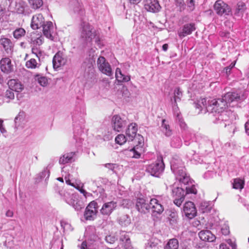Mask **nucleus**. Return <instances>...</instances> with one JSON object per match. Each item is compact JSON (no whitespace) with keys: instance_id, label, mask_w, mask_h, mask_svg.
I'll list each match as a JSON object with an SVG mask.
<instances>
[{"instance_id":"f257e3e1","label":"nucleus","mask_w":249,"mask_h":249,"mask_svg":"<svg viewBox=\"0 0 249 249\" xmlns=\"http://www.w3.org/2000/svg\"><path fill=\"white\" fill-rule=\"evenodd\" d=\"M171 187L172 188L171 196L174 198V203L178 207L181 205L186 195H196L197 192L194 184L185 185L184 188L182 186L180 187L174 184Z\"/></svg>"},{"instance_id":"f03ea898","label":"nucleus","mask_w":249,"mask_h":249,"mask_svg":"<svg viewBox=\"0 0 249 249\" xmlns=\"http://www.w3.org/2000/svg\"><path fill=\"white\" fill-rule=\"evenodd\" d=\"M210 106L212 108L215 107V104H213L212 102L208 107V111H211L213 114L214 119L213 122L218 124L221 127H225L227 125H229L231 123V117L232 115V112L230 110H225V109H220V107H218V109L210 110L209 109Z\"/></svg>"},{"instance_id":"7ed1b4c3","label":"nucleus","mask_w":249,"mask_h":249,"mask_svg":"<svg viewBox=\"0 0 249 249\" xmlns=\"http://www.w3.org/2000/svg\"><path fill=\"white\" fill-rule=\"evenodd\" d=\"M243 99V97L240 96L238 93L234 92H229L225 94L221 99H213L212 103L215 104V107L212 108L210 106L209 109L210 110L218 109L220 107V109H226L228 107V104L230 106V104L233 102H238Z\"/></svg>"},{"instance_id":"20e7f679","label":"nucleus","mask_w":249,"mask_h":249,"mask_svg":"<svg viewBox=\"0 0 249 249\" xmlns=\"http://www.w3.org/2000/svg\"><path fill=\"white\" fill-rule=\"evenodd\" d=\"M59 195L67 203L71 205L76 211H79L84 208L82 201L78 199L77 194L71 193L65 190L59 191Z\"/></svg>"},{"instance_id":"39448f33","label":"nucleus","mask_w":249,"mask_h":249,"mask_svg":"<svg viewBox=\"0 0 249 249\" xmlns=\"http://www.w3.org/2000/svg\"><path fill=\"white\" fill-rule=\"evenodd\" d=\"M171 168L174 172L176 178L180 183L184 184V186L193 184L190 180V177L187 175L185 169L183 166L178 167L174 162H172Z\"/></svg>"},{"instance_id":"423d86ee","label":"nucleus","mask_w":249,"mask_h":249,"mask_svg":"<svg viewBox=\"0 0 249 249\" xmlns=\"http://www.w3.org/2000/svg\"><path fill=\"white\" fill-rule=\"evenodd\" d=\"M164 169V164L162 159H157L153 163L148 165L146 171L152 176L159 177Z\"/></svg>"},{"instance_id":"0eeeda50","label":"nucleus","mask_w":249,"mask_h":249,"mask_svg":"<svg viewBox=\"0 0 249 249\" xmlns=\"http://www.w3.org/2000/svg\"><path fill=\"white\" fill-rule=\"evenodd\" d=\"M213 9L216 14L219 16H228L231 12V7L221 0L216 1L213 5Z\"/></svg>"},{"instance_id":"6e6552de","label":"nucleus","mask_w":249,"mask_h":249,"mask_svg":"<svg viewBox=\"0 0 249 249\" xmlns=\"http://www.w3.org/2000/svg\"><path fill=\"white\" fill-rule=\"evenodd\" d=\"M136 140L137 141L136 142L137 144L134 146V147L130 150V152L132 153V158L135 159H139L142 153L144 151V139L141 135H138Z\"/></svg>"},{"instance_id":"1a4fd4ad","label":"nucleus","mask_w":249,"mask_h":249,"mask_svg":"<svg viewBox=\"0 0 249 249\" xmlns=\"http://www.w3.org/2000/svg\"><path fill=\"white\" fill-rule=\"evenodd\" d=\"M164 211L163 206L156 198H152L150 201L149 212H151L152 217H158Z\"/></svg>"},{"instance_id":"9d476101","label":"nucleus","mask_w":249,"mask_h":249,"mask_svg":"<svg viewBox=\"0 0 249 249\" xmlns=\"http://www.w3.org/2000/svg\"><path fill=\"white\" fill-rule=\"evenodd\" d=\"M98 204L95 201H92L87 207L84 213V217L87 220H94L98 212Z\"/></svg>"},{"instance_id":"9b49d317","label":"nucleus","mask_w":249,"mask_h":249,"mask_svg":"<svg viewBox=\"0 0 249 249\" xmlns=\"http://www.w3.org/2000/svg\"><path fill=\"white\" fill-rule=\"evenodd\" d=\"M97 64L99 70L103 73L108 76H112L113 72L111 66L104 57L100 56L97 60Z\"/></svg>"},{"instance_id":"f8f14e48","label":"nucleus","mask_w":249,"mask_h":249,"mask_svg":"<svg viewBox=\"0 0 249 249\" xmlns=\"http://www.w3.org/2000/svg\"><path fill=\"white\" fill-rule=\"evenodd\" d=\"M81 26V37L87 42H91L93 37L95 36L94 33L92 31L91 27L86 23H83Z\"/></svg>"},{"instance_id":"ddd939ff","label":"nucleus","mask_w":249,"mask_h":249,"mask_svg":"<svg viewBox=\"0 0 249 249\" xmlns=\"http://www.w3.org/2000/svg\"><path fill=\"white\" fill-rule=\"evenodd\" d=\"M183 212L189 219H192L196 215V209L195 204L191 201L186 202L183 208Z\"/></svg>"},{"instance_id":"4468645a","label":"nucleus","mask_w":249,"mask_h":249,"mask_svg":"<svg viewBox=\"0 0 249 249\" xmlns=\"http://www.w3.org/2000/svg\"><path fill=\"white\" fill-rule=\"evenodd\" d=\"M0 68L1 71L5 74H9L14 71V66L8 57H4L0 60Z\"/></svg>"},{"instance_id":"2eb2a0df","label":"nucleus","mask_w":249,"mask_h":249,"mask_svg":"<svg viewBox=\"0 0 249 249\" xmlns=\"http://www.w3.org/2000/svg\"><path fill=\"white\" fill-rule=\"evenodd\" d=\"M137 124L136 123H132L128 125L125 131V135L127 137L128 142L133 140L135 142L137 141L136 140L137 136L139 135H137Z\"/></svg>"},{"instance_id":"dca6fc26","label":"nucleus","mask_w":249,"mask_h":249,"mask_svg":"<svg viewBox=\"0 0 249 249\" xmlns=\"http://www.w3.org/2000/svg\"><path fill=\"white\" fill-rule=\"evenodd\" d=\"M144 8L147 11L152 13L158 12L161 9L158 0H145Z\"/></svg>"},{"instance_id":"f3484780","label":"nucleus","mask_w":249,"mask_h":249,"mask_svg":"<svg viewBox=\"0 0 249 249\" xmlns=\"http://www.w3.org/2000/svg\"><path fill=\"white\" fill-rule=\"evenodd\" d=\"M0 45L2 47L8 55L11 54L13 52L14 44L12 41L4 36H1L0 38Z\"/></svg>"},{"instance_id":"a211bd4d","label":"nucleus","mask_w":249,"mask_h":249,"mask_svg":"<svg viewBox=\"0 0 249 249\" xmlns=\"http://www.w3.org/2000/svg\"><path fill=\"white\" fill-rule=\"evenodd\" d=\"M150 202H148L143 198H138L137 199L136 207L137 210L141 213H149Z\"/></svg>"},{"instance_id":"6ab92c4d","label":"nucleus","mask_w":249,"mask_h":249,"mask_svg":"<svg viewBox=\"0 0 249 249\" xmlns=\"http://www.w3.org/2000/svg\"><path fill=\"white\" fill-rule=\"evenodd\" d=\"M45 23L44 18L42 15L37 14L32 17L31 27L33 30H36L42 27Z\"/></svg>"},{"instance_id":"aec40b11","label":"nucleus","mask_w":249,"mask_h":249,"mask_svg":"<svg viewBox=\"0 0 249 249\" xmlns=\"http://www.w3.org/2000/svg\"><path fill=\"white\" fill-rule=\"evenodd\" d=\"M66 62L67 59L64 57L63 53L59 51L54 55L53 58V67L54 69L58 68L61 66L64 65Z\"/></svg>"},{"instance_id":"412c9836","label":"nucleus","mask_w":249,"mask_h":249,"mask_svg":"<svg viewBox=\"0 0 249 249\" xmlns=\"http://www.w3.org/2000/svg\"><path fill=\"white\" fill-rule=\"evenodd\" d=\"M117 202L111 201L105 203L100 210V213L103 215H109L117 207Z\"/></svg>"},{"instance_id":"4be33fe9","label":"nucleus","mask_w":249,"mask_h":249,"mask_svg":"<svg viewBox=\"0 0 249 249\" xmlns=\"http://www.w3.org/2000/svg\"><path fill=\"white\" fill-rule=\"evenodd\" d=\"M113 127L114 130L120 132L126 125L125 120H123L119 116L114 115L112 119Z\"/></svg>"},{"instance_id":"5701e85b","label":"nucleus","mask_w":249,"mask_h":249,"mask_svg":"<svg viewBox=\"0 0 249 249\" xmlns=\"http://www.w3.org/2000/svg\"><path fill=\"white\" fill-rule=\"evenodd\" d=\"M196 30L195 24L193 23L186 24L182 29L178 31V35L180 38H183L187 35H190Z\"/></svg>"},{"instance_id":"b1692460","label":"nucleus","mask_w":249,"mask_h":249,"mask_svg":"<svg viewBox=\"0 0 249 249\" xmlns=\"http://www.w3.org/2000/svg\"><path fill=\"white\" fill-rule=\"evenodd\" d=\"M119 240L121 244L124 246L125 249H132V247L131 244L129 236L124 231H120L119 233Z\"/></svg>"},{"instance_id":"393cba45","label":"nucleus","mask_w":249,"mask_h":249,"mask_svg":"<svg viewBox=\"0 0 249 249\" xmlns=\"http://www.w3.org/2000/svg\"><path fill=\"white\" fill-rule=\"evenodd\" d=\"M76 152H71L66 153L60 157L59 163L61 164H65L69 162H71L75 160Z\"/></svg>"},{"instance_id":"a878e982","label":"nucleus","mask_w":249,"mask_h":249,"mask_svg":"<svg viewBox=\"0 0 249 249\" xmlns=\"http://www.w3.org/2000/svg\"><path fill=\"white\" fill-rule=\"evenodd\" d=\"M198 235L201 240L204 241L213 242L215 239V236L209 230H202L200 231Z\"/></svg>"},{"instance_id":"bb28decb","label":"nucleus","mask_w":249,"mask_h":249,"mask_svg":"<svg viewBox=\"0 0 249 249\" xmlns=\"http://www.w3.org/2000/svg\"><path fill=\"white\" fill-rule=\"evenodd\" d=\"M43 27V33L44 35L51 40H53V36L52 35V30L53 29V23L51 21H47Z\"/></svg>"},{"instance_id":"cd10ccee","label":"nucleus","mask_w":249,"mask_h":249,"mask_svg":"<svg viewBox=\"0 0 249 249\" xmlns=\"http://www.w3.org/2000/svg\"><path fill=\"white\" fill-rule=\"evenodd\" d=\"M71 9L73 13L77 15L81 16L84 14L82 4L77 0H74L72 2Z\"/></svg>"},{"instance_id":"c85d7f7f","label":"nucleus","mask_w":249,"mask_h":249,"mask_svg":"<svg viewBox=\"0 0 249 249\" xmlns=\"http://www.w3.org/2000/svg\"><path fill=\"white\" fill-rule=\"evenodd\" d=\"M10 89L13 91L20 92L23 89V86L15 79H11L8 82Z\"/></svg>"},{"instance_id":"c756f323","label":"nucleus","mask_w":249,"mask_h":249,"mask_svg":"<svg viewBox=\"0 0 249 249\" xmlns=\"http://www.w3.org/2000/svg\"><path fill=\"white\" fill-rule=\"evenodd\" d=\"M115 77L118 82H127L130 80V76L124 75L119 68L116 70Z\"/></svg>"},{"instance_id":"7c9ffc66","label":"nucleus","mask_w":249,"mask_h":249,"mask_svg":"<svg viewBox=\"0 0 249 249\" xmlns=\"http://www.w3.org/2000/svg\"><path fill=\"white\" fill-rule=\"evenodd\" d=\"M161 127L162 132L166 136L169 137L172 135V130L170 128L168 122L166 120L162 119Z\"/></svg>"},{"instance_id":"2f4dec72","label":"nucleus","mask_w":249,"mask_h":249,"mask_svg":"<svg viewBox=\"0 0 249 249\" xmlns=\"http://www.w3.org/2000/svg\"><path fill=\"white\" fill-rule=\"evenodd\" d=\"M178 242L176 238L170 239L164 247V249H178Z\"/></svg>"},{"instance_id":"473e14b6","label":"nucleus","mask_w":249,"mask_h":249,"mask_svg":"<svg viewBox=\"0 0 249 249\" xmlns=\"http://www.w3.org/2000/svg\"><path fill=\"white\" fill-rule=\"evenodd\" d=\"M119 222L122 226L126 227L130 224L131 220L128 215L124 214L120 217Z\"/></svg>"},{"instance_id":"72a5a7b5","label":"nucleus","mask_w":249,"mask_h":249,"mask_svg":"<svg viewBox=\"0 0 249 249\" xmlns=\"http://www.w3.org/2000/svg\"><path fill=\"white\" fill-rule=\"evenodd\" d=\"M213 100H212L207 102L205 98L202 99L198 101V103L196 105V107L198 108H202L203 107H205L208 110V107H209V106L210 105V103L212 102Z\"/></svg>"},{"instance_id":"f704fd0d","label":"nucleus","mask_w":249,"mask_h":249,"mask_svg":"<svg viewBox=\"0 0 249 249\" xmlns=\"http://www.w3.org/2000/svg\"><path fill=\"white\" fill-rule=\"evenodd\" d=\"M40 64L38 63L35 58H31L26 63V66L28 69H34L38 68Z\"/></svg>"},{"instance_id":"c9c22d12","label":"nucleus","mask_w":249,"mask_h":249,"mask_svg":"<svg viewBox=\"0 0 249 249\" xmlns=\"http://www.w3.org/2000/svg\"><path fill=\"white\" fill-rule=\"evenodd\" d=\"M25 30L22 28H19L13 32V36L16 39H19L25 35Z\"/></svg>"},{"instance_id":"e433bc0d","label":"nucleus","mask_w":249,"mask_h":249,"mask_svg":"<svg viewBox=\"0 0 249 249\" xmlns=\"http://www.w3.org/2000/svg\"><path fill=\"white\" fill-rule=\"evenodd\" d=\"M244 181L240 178H235L233 180L232 186L234 189L241 190L244 187Z\"/></svg>"},{"instance_id":"4c0bfd02","label":"nucleus","mask_w":249,"mask_h":249,"mask_svg":"<svg viewBox=\"0 0 249 249\" xmlns=\"http://www.w3.org/2000/svg\"><path fill=\"white\" fill-rule=\"evenodd\" d=\"M174 101L175 104H176L178 101H180L182 96V91L179 88H176L174 90Z\"/></svg>"},{"instance_id":"58836bf2","label":"nucleus","mask_w":249,"mask_h":249,"mask_svg":"<svg viewBox=\"0 0 249 249\" xmlns=\"http://www.w3.org/2000/svg\"><path fill=\"white\" fill-rule=\"evenodd\" d=\"M182 145V142L178 137H174L171 142V145L175 148H179Z\"/></svg>"},{"instance_id":"ea45409f","label":"nucleus","mask_w":249,"mask_h":249,"mask_svg":"<svg viewBox=\"0 0 249 249\" xmlns=\"http://www.w3.org/2000/svg\"><path fill=\"white\" fill-rule=\"evenodd\" d=\"M31 7L34 9H37L43 5L42 0H28Z\"/></svg>"},{"instance_id":"a19ab883","label":"nucleus","mask_w":249,"mask_h":249,"mask_svg":"<svg viewBox=\"0 0 249 249\" xmlns=\"http://www.w3.org/2000/svg\"><path fill=\"white\" fill-rule=\"evenodd\" d=\"M246 9V5L243 2H239L237 4V7L235 12V15H239L242 14Z\"/></svg>"},{"instance_id":"79ce46f5","label":"nucleus","mask_w":249,"mask_h":249,"mask_svg":"<svg viewBox=\"0 0 249 249\" xmlns=\"http://www.w3.org/2000/svg\"><path fill=\"white\" fill-rule=\"evenodd\" d=\"M127 141V137L123 134H119L115 138L116 142L120 145L124 144Z\"/></svg>"},{"instance_id":"37998d69","label":"nucleus","mask_w":249,"mask_h":249,"mask_svg":"<svg viewBox=\"0 0 249 249\" xmlns=\"http://www.w3.org/2000/svg\"><path fill=\"white\" fill-rule=\"evenodd\" d=\"M43 42V37L42 36H40L38 37L33 39H31L30 43L33 45V47H39Z\"/></svg>"},{"instance_id":"c03bdc74","label":"nucleus","mask_w":249,"mask_h":249,"mask_svg":"<svg viewBox=\"0 0 249 249\" xmlns=\"http://www.w3.org/2000/svg\"><path fill=\"white\" fill-rule=\"evenodd\" d=\"M14 93L12 89L9 88V89L6 90L4 94V98L7 99V100L6 101V102H9L11 100L14 99Z\"/></svg>"},{"instance_id":"a18cd8bd","label":"nucleus","mask_w":249,"mask_h":249,"mask_svg":"<svg viewBox=\"0 0 249 249\" xmlns=\"http://www.w3.org/2000/svg\"><path fill=\"white\" fill-rule=\"evenodd\" d=\"M36 77H37V81L38 83L43 87H45L48 85V79L46 77L43 76H39V75H37Z\"/></svg>"},{"instance_id":"49530a36","label":"nucleus","mask_w":249,"mask_h":249,"mask_svg":"<svg viewBox=\"0 0 249 249\" xmlns=\"http://www.w3.org/2000/svg\"><path fill=\"white\" fill-rule=\"evenodd\" d=\"M117 237L115 235L109 234L106 236L105 240L107 243L112 244L117 240Z\"/></svg>"},{"instance_id":"de8ad7c7","label":"nucleus","mask_w":249,"mask_h":249,"mask_svg":"<svg viewBox=\"0 0 249 249\" xmlns=\"http://www.w3.org/2000/svg\"><path fill=\"white\" fill-rule=\"evenodd\" d=\"M177 117H176V121L178 123L180 127L182 129H185L186 126V124L183 121V119L180 115V112H177Z\"/></svg>"},{"instance_id":"09e8293b","label":"nucleus","mask_w":249,"mask_h":249,"mask_svg":"<svg viewBox=\"0 0 249 249\" xmlns=\"http://www.w3.org/2000/svg\"><path fill=\"white\" fill-rule=\"evenodd\" d=\"M32 53L38 58V61H40V58L42 56V52L39 48L37 47H32Z\"/></svg>"},{"instance_id":"8fccbe9b","label":"nucleus","mask_w":249,"mask_h":249,"mask_svg":"<svg viewBox=\"0 0 249 249\" xmlns=\"http://www.w3.org/2000/svg\"><path fill=\"white\" fill-rule=\"evenodd\" d=\"M176 4L177 6L179 7V10L180 11L184 10L185 4L184 0H176Z\"/></svg>"},{"instance_id":"3c124183","label":"nucleus","mask_w":249,"mask_h":249,"mask_svg":"<svg viewBox=\"0 0 249 249\" xmlns=\"http://www.w3.org/2000/svg\"><path fill=\"white\" fill-rule=\"evenodd\" d=\"M194 0H187V4L188 8L190 11H193L195 9V4Z\"/></svg>"},{"instance_id":"603ef678","label":"nucleus","mask_w":249,"mask_h":249,"mask_svg":"<svg viewBox=\"0 0 249 249\" xmlns=\"http://www.w3.org/2000/svg\"><path fill=\"white\" fill-rule=\"evenodd\" d=\"M157 245V243L150 240L146 244L145 249H155L156 248Z\"/></svg>"},{"instance_id":"864d4df0","label":"nucleus","mask_w":249,"mask_h":249,"mask_svg":"<svg viewBox=\"0 0 249 249\" xmlns=\"http://www.w3.org/2000/svg\"><path fill=\"white\" fill-rule=\"evenodd\" d=\"M221 232L223 235H228L230 233L229 227L226 225H224L221 228Z\"/></svg>"},{"instance_id":"5fc2aeb1","label":"nucleus","mask_w":249,"mask_h":249,"mask_svg":"<svg viewBox=\"0 0 249 249\" xmlns=\"http://www.w3.org/2000/svg\"><path fill=\"white\" fill-rule=\"evenodd\" d=\"M172 104L173 105V111L174 115L176 116V117H177V115L178 113L177 112H180L179 111V108L178 107L177 103H176V104H175L174 102H173Z\"/></svg>"},{"instance_id":"6e6d98bb","label":"nucleus","mask_w":249,"mask_h":249,"mask_svg":"<svg viewBox=\"0 0 249 249\" xmlns=\"http://www.w3.org/2000/svg\"><path fill=\"white\" fill-rule=\"evenodd\" d=\"M105 166L111 170H113L116 167V164L114 163H108L105 164Z\"/></svg>"},{"instance_id":"4d7b16f0","label":"nucleus","mask_w":249,"mask_h":249,"mask_svg":"<svg viewBox=\"0 0 249 249\" xmlns=\"http://www.w3.org/2000/svg\"><path fill=\"white\" fill-rule=\"evenodd\" d=\"M47 176V178H48L50 176V171L47 170H44L41 174V178H45Z\"/></svg>"},{"instance_id":"13d9d810","label":"nucleus","mask_w":249,"mask_h":249,"mask_svg":"<svg viewBox=\"0 0 249 249\" xmlns=\"http://www.w3.org/2000/svg\"><path fill=\"white\" fill-rule=\"evenodd\" d=\"M234 65L235 63H231L229 66L225 68L224 71H225L227 74L230 72L231 69L234 67Z\"/></svg>"},{"instance_id":"bf43d9fd","label":"nucleus","mask_w":249,"mask_h":249,"mask_svg":"<svg viewBox=\"0 0 249 249\" xmlns=\"http://www.w3.org/2000/svg\"><path fill=\"white\" fill-rule=\"evenodd\" d=\"M18 5L16 6L17 12L18 14H23L24 11V7L23 5L19 6L18 7Z\"/></svg>"},{"instance_id":"052dcab7","label":"nucleus","mask_w":249,"mask_h":249,"mask_svg":"<svg viewBox=\"0 0 249 249\" xmlns=\"http://www.w3.org/2000/svg\"><path fill=\"white\" fill-rule=\"evenodd\" d=\"M227 243L231 246L232 249H235L236 245L234 242H232L231 239L228 240Z\"/></svg>"},{"instance_id":"680f3d73","label":"nucleus","mask_w":249,"mask_h":249,"mask_svg":"<svg viewBox=\"0 0 249 249\" xmlns=\"http://www.w3.org/2000/svg\"><path fill=\"white\" fill-rule=\"evenodd\" d=\"M0 131L2 133L6 132V130L3 126V121L2 120H0Z\"/></svg>"},{"instance_id":"e2e57ef3","label":"nucleus","mask_w":249,"mask_h":249,"mask_svg":"<svg viewBox=\"0 0 249 249\" xmlns=\"http://www.w3.org/2000/svg\"><path fill=\"white\" fill-rule=\"evenodd\" d=\"M245 129L246 133L249 135V122H247L245 124Z\"/></svg>"},{"instance_id":"0e129e2a","label":"nucleus","mask_w":249,"mask_h":249,"mask_svg":"<svg viewBox=\"0 0 249 249\" xmlns=\"http://www.w3.org/2000/svg\"><path fill=\"white\" fill-rule=\"evenodd\" d=\"M6 215L7 217H12L13 215V212L11 210H8L6 213Z\"/></svg>"},{"instance_id":"69168bd1","label":"nucleus","mask_w":249,"mask_h":249,"mask_svg":"<svg viewBox=\"0 0 249 249\" xmlns=\"http://www.w3.org/2000/svg\"><path fill=\"white\" fill-rule=\"evenodd\" d=\"M77 189H78L82 194H83L85 196H86V194L87 193L85 190L80 188V187L77 188Z\"/></svg>"},{"instance_id":"338daca9","label":"nucleus","mask_w":249,"mask_h":249,"mask_svg":"<svg viewBox=\"0 0 249 249\" xmlns=\"http://www.w3.org/2000/svg\"><path fill=\"white\" fill-rule=\"evenodd\" d=\"M219 249H229L226 244H221L219 246Z\"/></svg>"},{"instance_id":"774afa93","label":"nucleus","mask_w":249,"mask_h":249,"mask_svg":"<svg viewBox=\"0 0 249 249\" xmlns=\"http://www.w3.org/2000/svg\"><path fill=\"white\" fill-rule=\"evenodd\" d=\"M170 216L172 218H174L175 220H176V218L177 217V213H175V212H173V213H172L170 214Z\"/></svg>"}]
</instances>
